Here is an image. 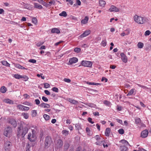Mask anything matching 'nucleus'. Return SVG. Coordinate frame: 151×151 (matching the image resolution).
<instances>
[{
  "mask_svg": "<svg viewBox=\"0 0 151 151\" xmlns=\"http://www.w3.org/2000/svg\"><path fill=\"white\" fill-rule=\"evenodd\" d=\"M29 129V127L27 125L23 126L22 124H20L17 130V135L18 137H24L27 133Z\"/></svg>",
  "mask_w": 151,
  "mask_h": 151,
  "instance_id": "1",
  "label": "nucleus"
},
{
  "mask_svg": "<svg viewBox=\"0 0 151 151\" xmlns=\"http://www.w3.org/2000/svg\"><path fill=\"white\" fill-rule=\"evenodd\" d=\"M134 21L139 24H144L148 21V19L146 17L139 16L137 15H135L134 16Z\"/></svg>",
  "mask_w": 151,
  "mask_h": 151,
  "instance_id": "2",
  "label": "nucleus"
},
{
  "mask_svg": "<svg viewBox=\"0 0 151 151\" xmlns=\"http://www.w3.org/2000/svg\"><path fill=\"white\" fill-rule=\"evenodd\" d=\"M52 143V141L51 137L49 136L46 137L44 142V146L45 148H47L50 146Z\"/></svg>",
  "mask_w": 151,
  "mask_h": 151,
  "instance_id": "3",
  "label": "nucleus"
},
{
  "mask_svg": "<svg viewBox=\"0 0 151 151\" xmlns=\"http://www.w3.org/2000/svg\"><path fill=\"white\" fill-rule=\"evenodd\" d=\"M93 63L90 61L83 60L81 61V64L84 67L91 68L93 65Z\"/></svg>",
  "mask_w": 151,
  "mask_h": 151,
  "instance_id": "4",
  "label": "nucleus"
},
{
  "mask_svg": "<svg viewBox=\"0 0 151 151\" xmlns=\"http://www.w3.org/2000/svg\"><path fill=\"white\" fill-rule=\"evenodd\" d=\"M12 131V128L11 127H8L5 129L4 132V134L5 136L9 137L11 135Z\"/></svg>",
  "mask_w": 151,
  "mask_h": 151,
  "instance_id": "5",
  "label": "nucleus"
},
{
  "mask_svg": "<svg viewBox=\"0 0 151 151\" xmlns=\"http://www.w3.org/2000/svg\"><path fill=\"white\" fill-rule=\"evenodd\" d=\"M12 145L11 142L7 141L4 144V148L6 151H10L11 147Z\"/></svg>",
  "mask_w": 151,
  "mask_h": 151,
  "instance_id": "6",
  "label": "nucleus"
},
{
  "mask_svg": "<svg viewBox=\"0 0 151 151\" xmlns=\"http://www.w3.org/2000/svg\"><path fill=\"white\" fill-rule=\"evenodd\" d=\"M36 134H32L31 133H29L27 136V139L31 142H34L36 139Z\"/></svg>",
  "mask_w": 151,
  "mask_h": 151,
  "instance_id": "7",
  "label": "nucleus"
},
{
  "mask_svg": "<svg viewBox=\"0 0 151 151\" xmlns=\"http://www.w3.org/2000/svg\"><path fill=\"white\" fill-rule=\"evenodd\" d=\"M8 123L11 124L14 127H15L17 125V123L15 119L13 118H9L7 119Z\"/></svg>",
  "mask_w": 151,
  "mask_h": 151,
  "instance_id": "8",
  "label": "nucleus"
},
{
  "mask_svg": "<svg viewBox=\"0 0 151 151\" xmlns=\"http://www.w3.org/2000/svg\"><path fill=\"white\" fill-rule=\"evenodd\" d=\"M63 145V142L61 139H58L57 140L55 144V147L57 148H60L62 147Z\"/></svg>",
  "mask_w": 151,
  "mask_h": 151,
  "instance_id": "9",
  "label": "nucleus"
},
{
  "mask_svg": "<svg viewBox=\"0 0 151 151\" xmlns=\"http://www.w3.org/2000/svg\"><path fill=\"white\" fill-rule=\"evenodd\" d=\"M109 11L110 12H119V9L117 7H116L114 5H111L110 8L109 9Z\"/></svg>",
  "mask_w": 151,
  "mask_h": 151,
  "instance_id": "10",
  "label": "nucleus"
},
{
  "mask_svg": "<svg viewBox=\"0 0 151 151\" xmlns=\"http://www.w3.org/2000/svg\"><path fill=\"white\" fill-rule=\"evenodd\" d=\"M148 134V132L147 130H145L142 131L141 134V136L142 138H145L147 137Z\"/></svg>",
  "mask_w": 151,
  "mask_h": 151,
  "instance_id": "11",
  "label": "nucleus"
},
{
  "mask_svg": "<svg viewBox=\"0 0 151 151\" xmlns=\"http://www.w3.org/2000/svg\"><path fill=\"white\" fill-rule=\"evenodd\" d=\"M121 56V58L122 61L125 63H126L127 61V59L126 55L124 53H122L120 54Z\"/></svg>",
  "mask_w": 151,
  "mask_h": 151,
  "instance_id": "12",
  "label": "nucleus"
},
{
  "mask_svg": "<svg viewBox=\"0 0 151 151\" xmlns=\"http://www.w3.org/2000/svg\"><path fill=\"white\" fill-rule=\"evenodd\" d=\"M91 32V31L90 30H86L85 31V32L82 34L80 37H85L87 35H88L89 34H90Z\"/></svg>",
  "mask_w": 151,
  "mask_h": 151,
  "instance_id": "13",
  "label": "nucleus"
},
{
  "mask_svg": "<svg viewBox=\"0 0 151 151\" xmlns=\"http://www.w3.org/2000/svg\"><path fill=\"white\" fill-rule=\"evenodd\" d=\"M78 61V59L75 57H73L69 59V62L70 64L71 65L74 63H76Z\"/></svg>",
  "mask_w": 151,
  "mask_h": 151,
  "instance_id": "14",
  "label": "nucleus"
},
{
  "mask_svg": "<svg viewBox=\"0 0 151 151\" xmlns=\"http://www.w3.org/2000/svg\"><path fill=\"white\" fill-rule=\"evenodd\" d=\"M60 32V30L57 28H52L51 30V32L52 33H56L57 34H59Z\"/></svg>",
  "mask_w": 151,
  "mask_h": 151,
  "instance_id": "15",
  "label": "nucleus"
},
{
  "mask_svg": "<svg viewBox=\"0 0 151 151\" xmlns=\"http://www.w3.org/2000/svg\"><path fill=\"white\" fill-rule=\"evenodd\" d=\"M88 17L87 16L85 17L84 19H83L81 21V24H86L88 22Z\"/></svg>",
  "mask_w": 151,
  "mask_h": 151,
  "instance_id": "16",
  "label": "nucleus"
},
{
  "mask_svg": "<svg viewBox=\"0 0 151 151\" xmlns=\"http://www.w3.org/2000/svg\"><path fill=\"white\" fill-rule=\"evenodd\" d=\"M34 7L35 8H37L39 9H41L42 8V6L41 5L36 3H34Z\"/></svg>",
  "mask_w": 151,
  "mask_h": 151,
  "instance_id": "17",
  "label": "nucleus"
},
{
  "mask_svg": "<svg viewBox=\"0 0 151 151\" xmlns=\"http://www.w3.org/2000/svg\"><path fill=\"white\" fill-rule=\"evenodd\" d=\"M111 132V129L109 128H107L106 129L105 131V135L107 137L109 136L110 133Z\"/></svg>",
  "mask_w": 151,
  "mask_h": 151,
  "instance_id": "18",
  "label": "nucleus"
},
{
  "mask_svg": "<svg viewBox=\"0 0 151 151\" xmlns=\"http://www.w3.org/2000/svg\"><path fill=\"white\" fill-rule=\"evenodd\" d=\"M40 106L41 107H43L44 108H49L50 107V105L49 104L43 103L40 104Z\"/></svg>",
  "mask_w": 151,
  "mask_h": 151,
  "instance_id": "19",
  "label": "nucleus"
},
{
  "mask_svg": "<svg viewBox=\"0 0 151 151\" xmlns=\"http://www.w3.org/2000/svg\"><path fill=\"white\" fill-rule=\"evenodd\" d=\"M121 151H126L128 150V148L125 145H121L119 147Z\"/></svg>",
  "mask_w": 151,
  "mask_h": 151,
  "instance_id": "20",
  "label": "nucleus"
},
{
  "mask_svg": "<svg viewBox=\"0 0 151 151\" xmlns=\"http://www.w3.org/2000/svg\"><path fill=\"white\" fill-rule=\"evenodd\" d=\"M70 146L68 142H65L64 145V149L65 150H67L68 149Z\"/></svg>",
  "mask_w": 151,
  "mask_h": 151,
  "instance_id": "21",
  "label": "nucleus"
},
{
  "mask_svg": "<svg viewBox=\"0 0 151 151\" xmlns=\"http://www.w3.org/2000/svg\"><path fill=\"white\" fill-rule=\"evenodd\" d=\"M68 100L70 103L75 104H77L78 103L77 101L74 99H72L70 98L68 99Z\"/></svg>",
  "mask_w": 151,
  "mask_h": 151,
  "instance_id": "22",
  "label": "nucleus"
},
{
  "mask_svg": "<svg viewBox=\"0 0 151 151\" xmlns=\"http://www.w3.org/2000/svg\"><path fill=\"white\" fill-rule=\"evenodd\" d=\"M120 143H121L122 144L124 145H123L127 146L128 145H129L128 142L126 140L124 139H122L119 141Z\"/></svg>",
  "mask_w": 151,
  "mask_h": 151,
  "instance_id": "23",
  "label": "nucleus"
},
{
  "mask_svg": "<svg viewBox=\"0 0 151 151\" xmlns=\"http://www.w3.org/2000/svg\"><path fill=\"white\" fill-rule=\"evenodd\" d=\"M7 90L6 88L4 86L1 87L0 89V92L3 93L6 92Z\"/></svg>",
  "mask_w": 151,
  "mask_h": 151,
  "instance_id": "24",
  "label": "nucleus"
},
{
  "mask_svg": "<svg viewBox=\"0 0 151 151\" xmlns=\"http://www.w3.org/2000/svg\"><path fill=\"white\" fill-rule=\"evenodd\" d=\"M99 3L100 6L102 7H104L105 5L106 4V2L104 0L99 1Z\"/></svg>",
  "mask_w": 151,
  "mask_h": 151,
  "instance_id": "25",
  "label": "nucleus"
},
{
  "mask_svg": "<svg viewBox=\"0 0 151 151\" xmlns=\"http://www.w3.org/2000/svg\"><path fill=\"white\" fill-rule=\"evenodd\" d=\"M59 15L65 17L67 16V14L65 11H63L61 13L59 14Z\"/></svg>",
  "mask_w": 151,
  "mask_h": 151,
  "instance_id": "26",
  "label": "nucleus"
},
{
  "mask_svg": "<svg viewBox=\"0 0 151 151\" xmlns=\"http://www.w3.org/2000/svg\"><path fill=\"white\" fill-rule=\"evenodd\" d=\"M2 63L3 65L6 66L8 67L10 66V64L9 63L6 61L3 60L2 61Z\"/></svg>",
  "mask_w": 151,
  "mask_h": 151,
  "instance_id": "27",
  "label": "nucleus"
},
{
  "mask_svg": "<svg viewBox=\"0 0 151 151\" xmlns=\"http://www.w3.org/2000/svg\"><path fill=\"white\" fill-rule=\"evenodd\" d=\"M4 101L6 103L9 104H13V101L12 100L9 99L4 100Z\"/></svg>",
  "mask_w": 151,
  "mask_h": 151,
  "instance_id": "28",
  "label": "nucleus"
},
{
  "mask_svg": "<svg viewBox=\"0 0 151 151\" xmlns=\"http://www.w3.org/2000/svg\"><path fill=\"white\" fill-rule=\"evenodd\" d=\"M62 133L65 136H67L69 134V131L66 130H63L62 131Z\"/></svg>",
  "mask_w": 151,
  "mask_h": 151,
  "instance_id": "29",
  "label": "nucleus"
},
{
  "mask_svg": "<svg viewBox=\"0 0 151 151\" xmlns=\"http://www.w3.org/2000/svg\"><path fill=\"white\" fill-rule=\"evenodd\" d=\"M86 83L89 85H100V84L98 83H92L88 81H87L86 82Z\"/></svg>",
  "mask_w": 151,
  "mask_h": 151,
  "instance_id": "30",
  "label": "nucleus"
},
{
  "mask_svg": "<svg viewBox=\"0 0 151 151\" xmlns=\"http://www.w3.org/2000/svg\"><path fill=\"white\" fill-rule=\"evenodd\" d=\"M136 123L138 125H140L141 124V120L139 118H137L135 119Z\"/></svg>",
  "mask_w": 151,
  "mask_h": 151,
  "instance_id": "31",
  "label": "nucleus"
},
{
  "mask_svg": "<svg viewBox=\"0 0 151 151\" xmlns=\"http://www.w3.org/2000/svg\"><path fill=\"white\" fill-rule=\"evenodd\" d=\"M37 111L36 110H32V117H35L37 116Z\"/></svg>",
  "mask_w": 151,
  "mask_h": 151,
  "instance_id": "32",
  "label": "nucleus"
},
{
  "mask_svg": "<svg viewBox=\"0 0 151 151\" xmlns=\"http://www.w3.org/2000/svg\"><path fill=\"white\" fill-rule=\"evenodd\" d=\"M86 131L87 132L88 135L91 136L92 134L91 130L88 127H86Z\"/></svg>",
  "mask_w": 151,
  "mask_h": 151,
  "instance_id": "33",
  "label": "nucleus"
},
{
  "mask_svg": "<svg viewBox=\"0 0 151 151\" xmlns=\"http://www.w3.org/2000/svg\"><path fill=\"white\" fill-rule=\"evenodd\" d=\"M22 76L20 75L19 74H15L14 76V77L15 78L17 79H20V78H22Z\"/></svg>",
  "mask_w": 151,
  "mask_h": 151,
  "instance_id": "34",
  "label": "nucleus"
},
{
  "mask_svg": "<svg viewBox=\"0 0 151 151\" xmlns=\"http://www.w3.org/2000/svg\"><path fill=\"white\" fill-rule=\"evenodd\" d=\"M135 89L133 88L131 89L128 93L127 95V96L132 95L134 93Z\"/></svg>",
  "mask_w": 151,
  "mask_h": 151,
  "instance_id": "35",
  "label": "nucleus"
},
{
  "mask_svg": "<svg viewBox=\"0 0 151 151\" xmlns=\"http://www.w3.org/2000/svg\"><path fill=\"white\" fill-rule=\"evenodd\" d=\"M22 115L26 119H27L28 118L29 115L27 113H23L22 114Z\"/></svg>",
  "mask_w": 151,
  "mask_h": 151,
  "instance_id": "36",
  "label": "nucleus"
},
{
  "mask_svg": "<svg viewBox=\"0 0 151 151\" xmlns=\"http://www.w3.org/2000/svg\"><path fill=\"white\" fill-rule=\"evenodd\" d=\"M143 46H144L143 44L141 42H138L137 44L138 47L139 48H142L143 47Z\"/></svg>",
  "mask_w": 151,
  "mask_h": 151,
  "instance_id": "37",
  "label": "nucleus"
},
{
  "mask_svg": "<svg viewBox=\"0 0 151 151\" xmlns=\"http://www.w3.org/2000/svg\"><path fill=\"white\" fill-rule=\"evenodd\" d=\"M43 117L47 121L48 120L50 119V116L47 114H45L43 115Z\"/></svg>",
  "mask_w": 151,
  "mask_h": 151,
  "instance_id": "38",
  "label": "nucleus"
},
{
  "mask_svg": "<svg viewBox=\"0 0 151 151\" xmlns=\"http://www.w3.org/2000/svg\"><path fill=\"white\" fill-rule=\"evenodd\" d=\"M24 107V106L23 105L19 104L17 105V107L18 109L23 110Z\"/></svg>",
  "mask_w": 151,
  "mask_h": 151,
  "instance_id": "39",
  "label": "nucleus"
},
{
  "mask_svg": "<svg viewBox=\"0 0 151 151\" xmlns=\"http://www.w3.org/2000/svg\"><path fill=\"white\" fill-rule=\"evenodd\" d=\"M55 2L54 0H50V1L48 2V5L51 6L52 5H55Z\"/></svg>",
  "mask_w": 151,
  "mask_h": 151,
  "instance_id": "40",
  "label": "nucleus"
},
{
  "mask_svg": "<svg viewBox=\"0 0 151 151\" xmlns=\"http://www.w3.org/2000/svg\"><path fill=\"white\" fill-rule=\"evenodd\" d=\"M101 44L103 47L105 46L106 45V40H105L102 41L101 42Z\"/></svg>",
  "mask_w": 151,
  "mask_h": 151,
  "instance_id": "41",
  "label": "nucleus"
},
{
  "mask_svg": "<svg viewBox=\"0 0 151 151\" xmlns=\"http://www.w3.org/2000/svg\"><path fill=\"white\" fill-rule=\"evenodd\" d=\"M119 133L121 134H122L124 133V130L123 129H120L118 130Z\"/></svg>",
  "mask_w": 151,
  "mask_h": 151,
  "instance_id": "42",
  "label": "nucleus"
},
{
  "mask_svg": "<svg viewBox=\"0 0 151 151\" xmlns=\"http://www.w3.org/2000/svg\"><path fill=\"white\" fill-rule=\"evenodd\" d=\"M26 147V151H30V145L29 143L27 144Z\"/></svg>",
  "mask_w": 151,
  "mask_h": 151,
  "instance_id": "43",
  "label": "nucleus"
},
{
  "mask_svg": "<svg viewBox=\"0 0 151 151\" xmlns=\"http://www.w3.org/2000/svg\"><path fill=\"white\" fill-rule=\"evenodd\" d=\"M22 78L23 79V80L24 81H26L28 80L29 79V78L26 76H22Z\"/></svg>",
  "mask_w": 151,
  "mask_h": 151,
  "instance_id": "44",
  "label": "nucleus"
},
{
  "mask_svg": "<svg viewBox=\"0 0 151 151\" xmlns=\"http://www.w3.org/2000/svg\"><path fill=\"white\" fill-rule=\"evenodd\" d=\"M81 50V49L80 48L76 47L75 48L74 50V51L75 52L78 53Z\"/></svg>",
  "mask_w": 151,
  "mask_h": 151,
  "instance_id": "45",
  "label": "nucleus"
},
{
  "mask_svg": "<svg viewBox=\"0 0 151 151\" xmlns=\"http://www.w3.org/2000/svg\"><path fill=\"white\" fill-rule=\"evenodd\" d=\"M88 106L91 107H94L96 105L93 104L89 103L88 104Z\"/></svg>",
  "mask_w": 151,
  "mask_h": 151,
  "instance_id": "46",
  "label": "nucleus"
},
{
  "mask_svg": "<svg viewBox=\"0 0 151 151\" xmlns=\"http://www.w3.org/2000/svg\"><path fill=\"white\" fill-rule=\"evenodd\" d=\"M137 85L139 87H141L144 89H145V88H146V89H150V88H148V87H147L146 86H142V85H141L140 84H137Z\"/></svg>",
  "mask_w": 151,
  "mask_h": 151,
  "instance_id": "47",
  "label": "nucleus"
},
{
  "mask_svg": "<svg viewBox=\"0 0 151 151\" xmlns=\"http://www.w3.org/2000/svg\"><path fill=\"white\" fill-rule=\"evenodd\" d=\"M103 142V141H101L96 142V145H102V142Z\"/></svg>",
  "mask_w": 151,
  "mask_h": 151,
  "instance_id": "48",
  "label": "nucleus"
},
{
  "mask_svg": "<svg viewBox=\"0 0 151 151\" xmlns=\"http://www.w3.org/2000/svg\"><path fill=\"white\" fill-rule=\"evenodd\" d=\"M23 104L29 106H32V104L31 103L27 101L24 102L23 103Z\"/></svg>",
  "mask_w": 151,
  "mask_h": 151,
  "instance_id": "49",
  "label": "nucleus"
},
{
  "mask_svg": "<svg viewBox=\"0 0 151 151\" xmlns=\"http://www.w3.org/2000/svg\"><path fill=\"white\" fill-rule=\"evenodd\" d=\"M52 90L55 92H58V88L55 87H54L52 88Z\"/></svg>",
  "mask_w": 151,
  "mask_h": 151,
  "instance_id": "50",
  "label": "nucleus"
},
{
  "mask_svg": "<svg viewBox=\"0 0 151 151\" xmlns=\"http://www.w3.org/2000/svg\"><path fill=\"white\" fill-rule=\"evenodd\" d=\"M150 33L151 32L149 30H147L145 32V36L149 35Z\"/></svg>",
  "mask_w": 151,
  "mask_h": 151,
  "instance_id": "51",
  "label": "nucleus"
},
{
  "mask_svg": "<svg viewBox=\"0 0 151 151\" xmlns=\"http://www.w3.org/2000/svg\"><path fill=\"white\" fill-rule=\"evenodd\" d=\"M32 22L35 24H36L37 22L36 18L35 17L32 18Z\"/></svg>",
  "mask_w": 151,
  "mask_h": 151,
  "instance_id": "52",
  "label": "nucleus"
},
{
  "mask_svg": "<svg viewBox=\"0 0 151 151\" xmlns=\"http://www.w3.org/2000/svg\"><path fill=\"white\" fill-rule=\"evenodd\" d=\"M29 62L32 63H35L36 62V60L35 59H31L29 60Z\"/></svg>",
  "mask_w": 151,
  "mask_h": 151,
  "instance_id": "53",
  "label": "nucleus"
},
{
  "mask_svg": "<svg viewBox=\"0 0 151 151\" xmlns=\"http://www.w3.org/2000/svg\"><path fill=\"white\" fill-rule=\"evenodd\" d=\"M44 85V87L45 88H49L50 86L49 84L47 83H45Z\"/></svg>",
  "mask_w": 151,
  "mask_h": 151,
  "instance_id": "54",
  "label": "nucleus"
},
{
  "mask_svg": "<svg viewBox=\"0 0 151 151\" xmlns=\"http://www.w3.org/2000/svg\"><path fill=\"white\" fill-rule=\"evenodd\" d=\"M129 32H128L127 33H126L125 32L122 33L121 34V35L122 36H124L125 35H127L129 34Z\"/></svg>",
  "mask_w": 151,
  "mask_h": 151,
  "instance_id": "55",
  "label": "nucleus"
},
{
  "mask_svg": "<svg viewBox=\"0 0 151 151\" xmlns=\"http://www.w3.org/2000/svg\"><path fill=\"white\" fill-rule=\"evenodd\" d=\"M23 96L25 99H29L30 97L27 94H24Z\"/></svg>",
  "mask_w": 151,
  "mask_h": 151,
  "instance_id": "56",
  "label": "nucleus"
},
{
  "mask_svg": "<svg viewBox=\"0 0 151 151\" xmlns=\"http://www.w3.org/2000/svg\"><path fill=\"white\" fill-rule=\"evenodd\" d=\"M35 102L36 104L37 105H39L40 103V100L38 99H35Z\"/></svg>",
  "mask_w": 151,
  "mask_h": 151,
  "instance_id": "57",
  "label": "nucleus"
},
{
  "mask_svg": "<svg viewBox=\"0 0 151 151\" xmlns=\"http://www.w3.org/2000/svg\"><path fill=\"white\" fill-rule=\"evenodd\" d=\"M104 104L107 106H109L110 103L109 101L105 100L104 101Z\"/></svg>",
  "mask_w": 151,
  "mask_h": 151,
  "instance_id": "58",
  "label": "nucleus"
},
{
  "mask_svg": "<svg viewBox=\"0 0 151 151\" xmlns=\"http://www.w3.org/2000/svg\"><path fill=\"white\" fill-rule=\"evenodd\" d=\"M64 81L67 83H70L71 82L70 79L67 78H65L64 79Z\"/></svg>",
  "mask_w": 151,
  "mask_h": 151,
  "instance_id": "59",
  "label": "nucleus"
},
{
  "mask_svg": "<svg viewBox=\"0 0 151 151\" xmlns=\"http://www.w3.org/2000/svg\"><path fill=\"white\" fill-rule=\"evenodd\" d=\"M42 100L45 102H47L48 101V99L46 97L43 96L42 97Z\"/></svg>",
  "mask_w": 151,
  "mask_h": 151,
  "instance_id": "60",
  "label": "nucleus"
},
{
  "mask_svg": "<svg viewBox=\"0 0 151 151\" xmlns=\"http://www.w3.org/2000/svg\"><path fill=\"white\" fill-rule=\"evenodd\" d=\"M122 107L121 106H120L117 105V110L119 111H120L122 110Z\"/></svg>",
  "mask_w": 151,
  "mask_h": 151,
  "instance_id": "61",
  "label": "nucleus"
},
{
  "mask_svg": "<svg viewBox=\"0 0 151 151\" xmlns=\"http://www.w3.org/2000/svg\"><path fill=\"white\" fill-rule=\"evenodd\" d=\"M92 119L90 117H89L88 119V121L90 123L93 124L94 123V122H93L92 121Z\"/></svg>",
  "mask_w": 151,
  "mask_h": 151,
  "instance_id": "62",
  "label": "nucleus"
},
{
  "mask_svg": "<svg viewBox=\"0 0 151 151\" xmlns=\"http://www.w3.org/2000/svg\"><path fill=\"white\" fill-rule=\"evenodd\" d=\"M42 4L44 6H45L46 7H47L48 6V4L45 2L44 1L43 2Z\"/></svg>",
  "mask_w": 151,
  "mask_h": 151,
  "instance_id": "63",
  "label": "nucleus"
},
{
  "mask_svg": "<svg viewBox=\"0 0 151 151\" xmlns=\"http://www.w3.org/2000/svg\"><path fill=\"white\" fill-rule=\"evenodd\" d=\"M94 138L96 140H99L100 139V138L99 135H96L94 137Z\"/></svg>",
  "mask_w": 151,
  "mask_h": 151,
  "instance_id": "64",
  "label": "nucleus"
}]
</instances>
